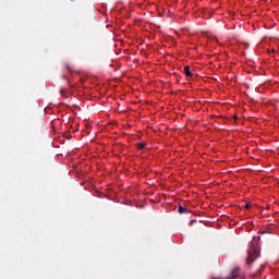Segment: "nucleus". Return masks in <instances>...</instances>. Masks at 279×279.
Wrapping results in <instances>:
<instances>
[{
    "instance_id": "nucleus-1",
    "label": "nucleus",
    "mask_w": 279,
    "mask_h": 279,
    "mask_svg": "<svg viewBox=\"0 0 279 279\" xmlns=\"http://www.w3.org/2000/svg\"><path fill=\"white\" fill-rule=\"evenodd\" d=\"M260 256V251L254 246V243L251 242L248 244V250H247V257H246V265H252L254 260H256Z\"/></svg>"
},
{
    "instance_id": "nucleus-2",
    "label": "nucleus",
    "mask_w": 279,
    "mask_h": 279,
    "mask_svg": "<svg viewBox=\"0 0 279 279\" xmlns=\"http://www.w3.org/2000/svg\"><path fill=\"white\" fill-rule=\"evenodd\" d=\"M265 269V265H262L258 270L253 275V278H260V274H263V270Z\"/></svg>"
},
{
    "instance_id": "nucleus-3",
    "label": "nucleus",
    "mask_w": 279,
    "mask_h": 279,
    "mask_svg": "<svg viewBox=\"0 0 279 279\" xmlns=\"http://www.w3.org/2000/svg\"><path fill=\"white\" fill-rule=\"evenodd\" d=\"M184 73H185L186 77H193V73H191V66L185 65Z\"/></svg>"
},
{
    "instance_id": "nucleus-4",
    "label": "nucleus",
    "mask_w": 279,
    "mask_h": 279,
    "mask_svg": "<svg viewBox=\"0 0 279 279\" xmlns=\"http://www.w3.org/2000/svg\"><path fill=\"white\" fill-rule=\"evenodd\" d=\"M239 276V268L232 270L231 275L228 277L229 279H234Z\"/></svg>"
},
{
    "instance_id": "nucleus-5",
    "label": "nucleus",
    "mask_w": 279,
    "mask_h": 279,
    "mask_svg": "<svg viewBox=\"0 0 279 279\" xmlns=\"http://www.w3.org/2000/svg\"><path fill=\"white\" fill-rule=\"evenodd\" d=\"M178 213H180V215H184L185 213H189V209L186 207L183 206H179Z\"/></svg>"
},
{
    "instance_id": "nucleus-6",
    "label": "nucleus",
    "mask_w": 279,
    "mask_h": 279,
    "mask_svg": "<svg viewBox=\"0 0 279 279\" xmlns=\"http://www.w3.org/2000/svg\"><path fill=\"white\" fill-rule=\"evenodd\" d=\"M145 147H147V144L145 142H141L140 144H137V149H145Z\"/></svg>"
},
{
    "instance_id": "nucleus-7",
    "label": "nucleus",
    "mask_w": 279,
    "mask_h": 279,
    "mask_svg": "<svg viewBox=\"0 0 279 279\" xmlns=\"http://www.w3.org/2000/svg\"><path fill=\"white\" fill-rule=\"evenodd\" d=\"M60 94L62 95V97L69 98V92H66V89H61Z\"/></svg>"
},
{
    "instance_id": "nucleus-8",
    "label": "nucleus",
    "mask_w": 279,
    "mask_h": 279,
    "mask_svg": "<svg viewBox=\"0 0 279 279\" xmlns=\"http://www.w3.org/2000/svg\"><path fill=\"white\" fill-rule=\"evenodd\" d=\"M245 208H246V209L252 208V203H246V204H245Z\"/></svg>"
},
{
    "instance_id": "nucleus-9",
    "label": "nucleus",
    "mask_w": 279,
    "mask_h": 279,
    "mask_svg": "<svg viewBox=\"0 0 279 279\" xmlns=\"http://www.w3.org/2000/svg\"><path fill=\"white\" fill-rule=\"evenodd\" d=\"M66 69H68L69 71H73V70H71V68H70L69 65H66Z\"/></svg>"
}]
</instances>
